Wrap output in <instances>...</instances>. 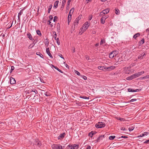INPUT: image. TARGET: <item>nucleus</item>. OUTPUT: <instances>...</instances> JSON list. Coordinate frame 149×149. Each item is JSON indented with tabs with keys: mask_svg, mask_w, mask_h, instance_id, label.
Returning <instances> with one entry per match:
<instances>
[{
	"mask_svg": "<svg viewBox=\"0 0 149 149\" xmlns=\"http://www.w3.org/2000/svg\"><path fill=\"white\" fill-rule=\"evenodd\" d=\"M80 97L84 99H89V97H87L85 96H80Z\"/></svg>",
	"mask_w": 149,
	"mask_h": 149,
	"instance_id": "obj_43",
	"label": "nucleus"
},
{
	"mask_svg": "<svg viewBox=\"0 0 149 149\" xmlns=\"http://www.w3.org/2000/svg\"><path fill=\"white\" fill-rule=\"evenodd\" d=\"M52 66L54 68H55V69H56L57 70H58V71H59V72H60L61 73H63V72L61 70H60V69H59L58 67H57L54 65H52Z\"/></svg>",
	"mask_w": 149,
	"mask_h": 149,
	"instance_id": "obj_24",
	"label": "nucleus"
},
{
	"mask_svg": "<svg viewBox=\"0 0 149 149\" xmlns=\"http://www.w3.org/2000/svg\"><path fill=\"white\" fill-rule=\"evenodd\" d=\"M36 33L39 36H41L42 34L41 33L40 31L39 30H37L36 31Z\"/></svg>",
	"mask_w": 149,
	"mask_h": 149,
	"instance_id": "obj_33",
	"label": "nucleus"
},
{
	"mask_svg": "<svg viewBox=\"0 0 149 149\" xmlns=\"http://www.w3.org/2000/svg\"><path fill=\"white\" fill-rule=\"evenodd\" d=\"M110 10V9L109 8L106 9L105 10H103L102 12L100 13V14L101 15L102 13H103L104 14H105L108 13Z\"/></svg>",
	"mask_w": 149,
	"mask_h": 149,
	"instance_id": "obj_11",
	"label": "nucleus"
},
{
	"mask_svg": "<svg viewBox=\"0 0 149 149\" xmlns=\"http://www.w3.org/2000/svg\"><path fill=\"white\" fill-rule=\"evenodd\" d=\"M46 52L47 54L50 56V57L52 58L53 56L50 52L49 48H47L46 49Z\"/></svg>",
	"mask_w": 149,
	"mask_h": 149,
	"instance_id": "obj_10",
	"label": "nucleus"
},
{
	"mask_svg": "<svg viewBox=\"0 0 149 149\" xmlns=\"http://www.w3.org/2000/svg\"><path fill=\"white\" fill-rule=\"evenodd\" d=\"M78 146L76 144H74L72 145H68L67 148V149H77Z\"/></svg>",
	"mask_w": 149,
	"mask_h": 149,
	"instance_id": "obj_5",
	"label": "nucleus"
},
{
	"mask_svg": "<svg viewBox=\"0 0 149 149\" xmlns=\"http://www.w3.org/2000/svg\"><path fill=\"white\" fill-rule=\"evenodd\" d=\"M53 34H54L53 36V38H54L55 40H56V38L57 35L56 32L55 31L53 32Z\"/></svg>",
	"mask_w": 149,
	"mask_h": 149,
	"instance_id": "obj_32",
	"label": "nucleus"
},
{
	"mask_svg": "<svg viewBox=\"0 0 149 149\" xmlns=\"http://www.w3.org/2000/svg\"><path fill=\"white\" fill-rule=\"evenodd\" d=\"M146 54V53L145 52H142L141 54H139L138 56V58L140 60L142 59L143 58Z\"/></svg>",
	"mask_w": 149,
	"mask_h": 149,
	"instance_id": "obj_6",
	"label": "nucleus"
},
{
	"mask_svg": "<svg viewBox=\"0 0 149 149\" xmlns=\"http://www.w3.org/2000/svg\"><path fill=\"white\" fill-rule=\"evenodd\" d=\"M60 24L59 23H58L57 25V30H60Z\"/></svg>",
	"mask_w": 149,
	"mask_h": 149,
	"instance_id": "obj_46",
	"label": "nucleus"
},
{
	"mask_svg": "<svg viewBox=\"0 0 149 149\" xmlns=\"http://www.w3.org/2000/svg\"><path fill=\"white\" fill-rule=\"evenodd\" d=\"M118 54V52L117 51H113L110 53L109 56L110 58H112L117 55Z\"/></svg>",
	"mask_w": 149,
	"mask_h": 149,
	"instance_id": "obj_3",
	"label": "nucleus"
},
{
	"mask_svg": "<svg viewBox=\"0 0 149 149\" xmlns=\"http://www.w3.org/2000/svg\"><path fill=\"white\" fill-rule=\"evenodd\" d=\"M71 1V0H68V5H69V4H70V2Z\"/></svg>",
	"mask_w": 149,
	"mask_h": 149,
	"instance_id": "obj_61",
	"label": "nucleus"
},
{
	"mask_svg": "<svg viewBox=\"0 0 149 149\" xmlns=\"http://www.w3.org/2000/svg\"><path fill=\"white\" fill-rule=\"evenodd\" d=\"M94 134L95 133H94V132L91 131L89 133L88 135L90 137H92Z\"/></svg>",
	"mask_w": 149,
	"mask_h": 149,
	"instance_id": "obj_30",
	"label": "nucleus"
},
{
	"mask_svg": "<svg viewBox=\"0 0 149 149\" xmlns=\"http://www.w3.org/2000/svg\"><path fill=\"white\" fill-rule=\"evenodd\" d=\"M115 13L117 15H118L120 13V11L118 9H116Z\"/></svg>",
	"mask_w": 149,
	"mask_h": 149,
	"instance_id": "obj_45",
	"label": "nucleus"
},
{
	"mask_svg": "<svg viewBox=\"0 0 149 149\" xmlns=\"http://www.w3.org/2000/svg\"><path fill=\"white\" fill-rule=\"evenodd\" d=\"M136 100H137L136 99H132L130 100L129 101V102H133L134 101H136Z\"/></svg>",
	"mask_w": 149,
	"mask_h": 149,
	"instance_id": "obj_47",
	"label": "nucleus"
},
{
	"mask_svg": "<svg viewBox=\"0 0 149 149\" xmlns=\"http://www.w3.org/2000/svg\"><path fill=\"white\" fill-rule=\"evenodd\" d=\"M69 6H68L67 8H66V12H68V11L69 10Z\"/></svg>",
	"mask_w": 149,
	"mask_h": 149,
	"instance_id": "obj_58",
	"label": "nucleus"
},
{
	"mask_svg": "<svg viewBox=\"0 0 149 149\" xmlns=\"http://www.w3.org/2000/svg\"><path fill=\"white\" fill-rule=\"evenodd\" d=\"M144 73V71H141L137 73H135V75L136 77H137L140 75L142 74H143Z\"/></svg>",
	"mask_w": 149,
	"mask_h": 149,
	"instance_id": "obj_20",
	"label": "nucleus"
},
{
	"mask_svg": "<svg viewBox=\"0 0 149 149\" xmlns=\"http://www.w3.org/2000/svg\"><path fill=\"white\" fill-rule=\"evenodd\" d=\"M66 2V0H63L62 3V5L63 7L65 5Z\"/></svg>",
	"mask_w": 149,
	"mask_h": 149,
	"instance_id": "obj_42",
	"label": "nucleus"
},
{
	"mask_svg": "<svg viewBox=\"0 0 149 149\" xmlns=\"http://www.w3.org/2000/svg\"><path fill=\"white\" fill-rule=\"evenodd\" d=\"M85 57L86 59L87 60H89V57L87 55H86L85 56Z\"/></svg>",
	"mask_w": 149,
	"mask_h": 149,
	"instance_id": "obj_56",
	"label": "nucleus"
},
{
	"mask_svg": "<svg viewBox=\"0 0 149 149\" xmlns=\"http://www.w3.org/2000/svg\"><path fill=\"white\" fill-rule=\"evenodd\" d=\"M104 42V40H103V39L101 40L100 41V45H102L103 43Z\"/></svg>",
	"mask_w": 149,
	"mask_h": 149,
	"instance_id": "obj_50",
	"label": "nucleus"
},
{
	"mask_svg": "<svg viewBox=\"0 0 149 149\" xmlns=\"http://www.w3.org/2000/svg\"><path fill=\"white\" fill-rule=\"evenodd\" d=\"M58 55L59 56H60L61 58L64 59V58L63 57V56L61 54H59Z\"/></svg>",
	"mask_w": 149,
	"mask_h": 149,
	"instance_id": "obj_59",
	"label": "nucleus"
},
{
	"mask_svg": "<svg viewBox=\"0 0 149 149\" xmlns=\"http://www.w3.org/2000/svg\"><path fill=\"white\" fill-rule=\"evenodd\" d=\"M36 54L38 55L41 58H43V55L40 52H37Z\"/></svg>",
	"mask_w": 149,
	"mask_h": 149,
	"instance_id": "obj_34",
	"label": "nucleus"
},
{
	"mask_svg": "<svg viewBox=\"0 0 149 149\" xmlns=\"http://www.w3.org/2000/svg\"><path fill=\"white\" fill-rule=\"evenodd\" d=\"M146 32L148 33V34H149V29H148L146 30Z\"/></svg>",
	"mask_w": 149,
	"mask_h": 149,
	"instance_id": "obj_63",
	"label": "nucleus"
},
{
	"mask_svg": "<svg viewBox=\"0 0 149 149\" xmlns=\"http://www.w3.org/2000/svg\"><path fill=\"white\" fill-rule=\"evenodd\" d=\"M144 73V71H141L137 73H135V75L136 77H137L140 75L142 74H143Z\"/></svg>",
	"mask_w": 149,
	"mask_h": 149,
	"instance_id": "obj_19",
	"label": "nucleus"
},
{
	"mask_svg": "<svg viewBox=\"0 0 149 149\" xmlns=\"http://www.w3.org/2000/svg\"><path fill=\"white\" fill-rule=\"evenodd\" d=\"M14 69H15V68L13 66H11L10 72H11L14 70Z\"/></svg>",
	"mask_w": 149,
	"mask_h": 149,
	"instance_id": "obj_48",
	"label": "nucleus"
},
{
	"mask_svg": "<svg viewBox=\"0 0 149 149\" xmlns=\"http://www.w3.org/2000/svg\"><path fill=\"white\" fill-rule=\"evenodd\" d=\"M72 15L68 14V24H69V22H70L71 19Z\"/></svg>",
	"mask_w": 149,
	"mask_h": 149,
	"instance_id": "obj_23",
	"label": "nucleus"
},
{
	"mask_svg": "<svg viewBox=\"0 0 149 149\" xmlns=\"http://www.w3.org/2000/svg\"><path fill=\"white\" fill-rule=\"evenodd\" d=\"M74 8H72L70 10L69 14L72 15V14H73V12L74 11Z\"/></svg>",
	"mask_w": 149,
	"mask_h": 149,
	"instance_id": "obj_28",
	"label": "nucleus"
},
{
	"mask_svg": "<svg viewBox=\"0 0 149 149\" xmlns=\"http://www.w3.org/2000/svg\"><path fill=\"white\" fill-rule=\"evenodd\" d=\"M51 21L50 20H49L47 21V24H48V25H50L51 24V22H50Z\"/></svg>",
	"mask_w": 149,
	"mask_h": 149,
	"instance_id": "obj_60",
	"label": "nucleus"
},
{
	"mask_svg": "<svg viewBox=\"0 0 149 149\" xmlns=\"http://www.w3.org/2000/svg\"><path fill=\"white\" fill-rule=\"evenodd\" d=\"M23 9H22V10H21L20 11V12L18 13V19L19 20H20V16L23 13Z\"/></svg>",
	"mask_w": 149,
	"mask_h": 149,
	"instance_id": "obj_21",
	"label": "nucleus"
},
{
	"mask_svg": "<svg viewBox=\"0 0 149 149\" xmlns=\"http://www.w3.org/2000/svg\"><path fill=\"white\" fill-rule=\"evenodd\" d=\"M148 133L147 132H145L143 133L142 134H140L138 136V137H141L144 136L145 135H147V134H148Z\"/></svg>",
	"mask_w": 149,
	"mask_h": 149,
	"instance_id": "obj_25",
	"label": "nucleus"
},
{
	"mask_svg": "<svg viewBox=\"0 0 149 149\" xmlns=\"http://www.w3.org/2000/svg\"><path fill=\"white\" fill-rule=\"evenodd\" d=\"M56 40V42H57V44L58 45H60V40H59V39L58 38H57V39L55 40Z\"/></svg>",
	"mask_w": 149,
	"mask_h": 149,
	"instance_id": "obj_41",
	"label": "nucleus"
},
{
	"mask_svg": "<svg viewBox=\"0 0 149 149\" xmlns=\"http://www.w3.org/2000/svg\"><path fill=\"white\" fill-rule=\"evenodd\" d=\"M144 42V40L143 39H141L139 42V44L140 45H142Z\"/></svg>",
	"mask_w": 149,
	"mask_h": 149,
	"instance_id": "obj_44",
	"label": "nucleus"
},
{
	"mask_svg": "<svg viewBox=\"0 0 149 149\" xmlns=\"http://www.w3.org/2000/svg\"><path fill=\"white\" fill-rule=\"evenodd\" d=\"M52 149H63L65 146H62L60 144H54L52 146Z\"/></svg>",
	"mask_w": 149,
	"mask_h": 149,
	"instance_id": "obj_1",
	"label": "nucleus"
},
{
	"mask_svg": "<svg viewBox=\"0 0 149 149\" xmlns=\"http://www.w3.org/2000/svg\"><path fill=\"white\" fill-rule=\"evenodd\" d=\"M144 143H149V140L145 141L144 142Z\"/></svg>",
	"mask_w": 149,
	"mask_h": 149,
	"instance_id": "obj_64",
	"label": "nucleus"
},
{
	"mask_svg": "<svg viewBox=\"0 0 149 149\" xmlns=\"http://www.w3.org/2000/svg\"><path fill=\"white\" fill-rule=\"evenodd\" d=\"M104 135H101L99 136V137L98 138H97V142H98L100 140H102V139L104 138Z\"/></svg>",
	"mask_w": 149,
	"mask_h": 149,
	"instance_id": "obj_16",
	"label": "nucleus"
},
{
	"mask_svg": "<svg viewBox=\"0 0 149 149\" xmlns=\"http://www.w3.org/2000/svg\"><path fill=\"white\" fill-rule=\"evenodd\" d=\"M105 124L102 122H98V123L96 124L95 126L96 128H101L105 126Z\"/></svg>",
	"mask_w": 149,
	"mask_h": 149,
	"instance_id": "obj_2",
	"label": "nucleus"
},
{
	"mask_svg": "<svg viewBox=\"0 0 149 149\" xmlns=\"http://www.w3.org/2000/svg\"><path fill=\"white\" fill-rule=\"evenodd\" d=\"M144 73V71H141L137 73H135V75L136 77H137L140 75L142 74H143Z\"/></svg>",
	"mask_w": 149,
	"mask_h": 149,
	"instance_id": "obj_18",
	"label": "nucleus"
},
{
	"mask_svg": "<svg viewBox=\"0 0 149 149\" xmlns=\"http://www.w3.org/2000/svg\"><path fill=\"white\" fill-rule=\"evenodd\" d=\"M92 17H93V16H92V15H90L88 17V20H91L92 19Z\"/></svg>",
	"mask_w": 149,
	"mask_h": 149,
	"instance_id": "obj_53",
	"label": "nucleus"
},
{
	"mask_svg": "<svg viewBox=\"0 0 149 149\" xmlns=\"http://www.w3.org/2000/svg\"><path fill=\"white\" fill-rule=\"evenodd\" d=\"M52 5H50L49 7V8H48V13H49L50 12V10H51L52 8Z\"/></svg>",
	"mask_w": 149,
	"mask_h": 149,
	"instance_id": "obj_37",
	"label": "nucleus"
},
{
	"mask_svg": "<svg viewBox=\"0 0 149 149\" xmlns=\"http://www.w3.org/2000/svg\"><path fill=\"white\" fill-rule=\"evenodd\" d=\"M131 76H132V77L133 79L136 78V77L135 74L132 75Z\"/></svg>",
	"mask_w": 149,
	"mask_h": 149,
	"instance_id": "obj_49",
	"label": "nucleus"
},
{
	"mask_svg": "<svg viewBox=\"0 0 149 149\" xmlns=\"http://www.w3.org/2000/svg\"><path fill=\"white\" fill-rule=\"evenodd\" d=\"M10 80L11 84H14L15 83L16 81L15 79L13 77H11L10 78Z\"/></svg>",
	"mask_w": 149,
	"mask_h": 149,
	"instance_id": "obj_13",
	"label": "nucleus"
},
{
	"mask_svg": "<svg viewBox=\"0 0 149 149\" xmlns=\"http://www.w3.org/2000/svg\"><path fill=\"white\" fill-rule=\"evenodd\" d=\"M106 66H99L98 67V69H100L101 70H102L103 71H105V70H106Z\"/></svg>",
	"mask_w": 149,
	"mask_h": 149,
	"instance_id": "obj_15",
	"label": "nucleus"
},
{
	"mask_svg": "<svg viewBox=\"0 0 149 149\" xmlns=\"http://www.w3.org/2000/svg\"><path fill=\"white\" fill-rule=\"evenodd\" d=\"M115 68V66H111L109 67H106V70H107L108 71H110L112 70Z\"/></svg>",
	"mask_w": 149,
	"mask_h": 149,
	"instance_id": "obj_14",
	"label": "nucleus"
},
{
	"mask_svg": "<svg viewBox=\"0 0 149 149\" xmlns=\"http://www.w3.org/2000/svg\"><path fill=\"white\" fill-rule=\"evenodd\" d=\"M128 91L129 92H134V90L133 89H132L131 88H129L128 89Z\"/></svg>",
	"mask_w": 149,
	"mask_h": 149,
	"instance_id": "obj_40",
	"label": "nucleus"
},
{
	"mask_svg": "<svg viewBox=\"0 0 149 149\" xmlns=\"http://www.w3.org/2000/svg\"><path fill=\"white\" fill-rule=\"evenodd\" d=\"M65 135V133H63L61 134L58 137V139H62L64 138Z\"/></svg>",
	"mask_w": 149,
	"mask_h": 149,
	"instance_id": "obj_8",
	"label": "nucleus"
},
{
	"mask_svg": "<svg viewBox=\"0 0 149 149\" xmlns=\"http://www.w3.org/2000/svg\"><path fill=\"white\" fill-rule=\"evenodd\" d=\"M82 77L84 80H86L87 79V77L85 76H82Z\"/></svg>",
	"mask_w": 149,
	"mask_h": 149,
	"instance_id": "obj_55",
	"label": "nucleus"
},
{
	"mask_svg": "<svg viewBox=\"0 0 149 149\" xmlns=\"http://www.w3.org/2000/svg\"><path fill=\"white\" fill-rule=\"evenodd\" d=\"M126 79L127 80H131L132 79H132V76L131 75L130 76H129V77H127Z\"/></svg>",
	"mask_w": 149,
	"mask_h": 149,
	"instance_id": "obj_35",
	"label": "nucleus"
},
{
	"mask_svg": "<svg viewBox=\"0 0 149 149\" xmlns=\"http://www.w3.org/2000/svg\"><path fill=\"white\" fill-rule=\"evenodd\" d=\"M134 129V128L133 127H131V128L129 127V130L130 131H132V130H133Z\"/></svg>",
	"mask_w": 149,
	"mask_h": 149,
	"instance_id": "obj_54",
	"label": "nucleus"
},
{
	"mask_svg": "<svg viewBox=\"0 0 149 149\" xmlns=\"http://www.w3.org/2000/svg\"><path fill=\"white\" fill-rule=\"evenodd\" d=\"M107 18V17H106L105 16L102 17L100 19L101 23L102 24H104L105 22V20Z\"/></svg>",
	"mask_w": 149,
	"mask_h": 149,
	"instance_id": "obj_7",
	"label": "nucleus"
},
{
	"mask_svg": "<svg viewBox=\"0 0 149 149\" xmlns=\"http://www.w3.org/2000/svg\"><path fill=\"white\" fill-rule=\"evenodd\" d=\"M35 144L36 145H37L38 146H39L41 145V143L39 141H38L37 142H36V143Z\"/></svg>",
	"mask_w": 149,
	"mask_h": 149,
	"instance_id": "obj_36",
	"label": "nucleus"
},
{
	"mask_svg": "<svg viewBox=\"0 0 149 149\" xmlns=\"http://www.w3.org/2000/svg\"><path fill=\"white\" fill-rule=\"evenodd\" d=\"M58 1H56L54 3V7H55V8H57V7L58 6Z\"/></svg>",
	"mask_w": 149,
	"mask_h": 149,
	"instance_id": "obj_29",
	"label": "nucleus"
},
{
	"mask_svg": "<svg viewBox=\"0 0 149 149\" xmlns=\"http://www.w3.org/2000/svg\"><path fill=\"white\" fill-rule=\"evenodd\" d=\"M115 137V136H111L109 137V139L110 140H112L114 139Z\"/></svg>",
	"mask_w": 149,
	"mask_h": 149,
	"instance_id": "obj_38",
	"label": "nucleus"
},
{
	"mask_svg": "<svg viewBox=\"0 0 149 149\" xmlns=\"http://www.w3.org/2000/svg\"><path fill=\"white\" fill-rule=\"evenodd\" d=\"M74 72L77 75H78L80 76H82L81 75H80V73L79 72L77 71V70H75Z\"/></svg>",
	"mask_w": 149,
	"mask_h": 149,
	"instance_id": "obj_39",
	"label": "nucleus"
},
{
	"mask_svg": "<svg viewBox=\"0 0 149 149\" xmlns=\"http://www.w3.org/2000/svg\"><path fill=\"white\" fill-rule=\"evenodd\" d=\"M27 37L30 39V40L32 41L34 40V39L33 38L31 34L30 33H28L27 34Z\"/></svg>",
	"mask_w": 149,
	"mask_h": 149,
	"instance_id": "obj_12",
	"label": "nucleus"
},
{
	"mask_svg": "<svg viewBox=\"0 0 149 149\" xmlns=\"http://www.w3.org/2000/svg\"><path fill=\"white\" fill-rule=\"evenodd\" d=\"M144 73V71H141L137 73H135V75L136 77H137L140 75L142 74H143Z\"/></svg>",
	"mask_w": 149,
	"mask_h": 149,
	"instance_id": "obj_17",
	"label": "nucleus"
},
{
	"mask_svg": "<svg viewBox=\"0 0 149 149\" xmlns=\"http://www.w3.org/2000/svg\"><path fill=\"white\" fill-rule=\"evenodd\" d=\"M89 26V24L88 22H86L83 25L82 27V29L83 30V32L86 31Z\"/></svg>",
	"mask_w": 149,
	"mask_h": 149,
	"instance_id": "obj_4",
	"label": "nucleus"
},
{
	"mask_svg": "<svg viewBox=\"0 0 149 149\" xmlns=\"http://www.w3.org/2000/svg\"><path fill=\"white\" fill-rule=\"evenodd\" d=\"M49 18L50 19V21H51L53 19V17L52 15H50L49 17Z\"/></svg>",
	"mask_w": 149,
	"mask_h": 149,
	"instance_id": "obj_51",
	"label": "nucleus"
},
{
	"mask_svg": "<svg viewBox=\"0 0 149 149\" xmlns=\"http://www.w3.org/2000/svg\"><path fill=\"white\" fill-rule=\"evenodd\" d=\"M82 15H80L77 18L74 22H75V23H77V24H78V23L79 20L80 19Z\"/></svg>",
	"mask_w": 149,
	"mask_h": 149,
	"instance_id": "obj_9",
	"label": "nucleus"
},
{
	"mask_svg": "<svg viewBox=\"0 0 149 149\" xmlns=\"http://www.w3.org/2000/svg\"><path fill=\"white\" fill-rule=\"evenodd\" d=\"M91 146H88L86 148V149H91Z\"/></svg>",
	"mask_w": 149,
	"mask_h": 149,
	"instance_id": "obj_62",
	"label": "nucleus"
},
{
	"mask_svg": "<svg viewBox=\"0 0 149 149\" xmlns=\"http://www.w3.org/2000/svg\"><path fill=\"white\" fill-rule=\"evenodd\" d=\"M49 42L48 39L47 38L45 41V44L46 47H47L48 46Z\"/></svg>",
	"mask_w": 149,
	"mask_h": 149,
	"instance_id": "obj_22",
	"label": "nucleus"
},
{
	"mask_svg": "<svg viewBox=\"0 0 149 149\" xmlns=\"http://www.w3.org/2000/svg\"><path fill=\"white\" fill-rule=\"evenodd\" d=\"M149 78V74L141 78V79H147Z\"/></svg>",
	"mask_w": 149,
	"mask_h": 149,
	"instance_id": "obj_31",
	"label": "nucleus"
},
{
	"mask_svg": "<svg viewBox=\"0 0 149 149\" xmlns=\"http://www.w3.org/2000/svg\"><path fill=\"white\" fill-rule=\"evenodd\" d=\"M140 36V34L139 33H137L136 34H135L133 36V38L135 39H136V38L139 36Z\"/></svg>",
	"mask_w": 149,
	"mask_h": 149,
	"instance_id": "obj_27",
	"label": "nucleus"
},
{
	"mask_svg": "<svg viewBox=\"0 0 149 149\" xmlns=\"http://www.w3.org/2000/svg\"><path fill=\"white\" fill-rule=\"evenodd\" d=\"M0 36H2V37H3V38H4V37L5 36V34L4 33H2Z\"/></svg>",
	"mask_w": 149,
	"mask_h": 149,
	"instance_id": "obj_57",
	"label": "nucleus"
},
{
	"mask_svg": "<svg viewBox=\"0 0 149 149\" xmlns=\"http://www.w3.org/2000/svg\"><path fill=\"white\" fill-rule=\"evenodd\" d=\"M36 43H35L34 42H33L32 43H31L28 49H30L32 48L35 45Z\"/></svg>",
	"mask_w": 149,
	"mask_h": 149,
	"instance_id": "obj_26",
	"label": "nucleus"
},
{
	"mask_svg": "<svg viewBox=\"0 0 149 149\" xmlns=\"http://www.w3.org/2000/svg\"><path fill=\"white\" fill-rule=\"evenodd\" d=\"M58 17L56 16H55L54 17L53 21L54 22H55L57 19Z\"/></svg>",
	"mask_w": 149,
	"mask_h": 149,
	"instance_id": "obj_52",
	"label": "nucleus"
}]
</instances>
